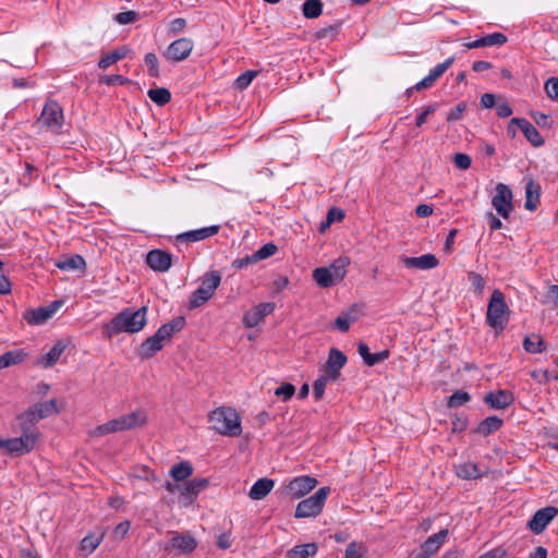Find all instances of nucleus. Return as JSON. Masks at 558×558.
I'll return each instance as SVG.
<instances>
[{"label":"nucleus","mask_w":558,"mask_h":558,"mask_svg":"<svg viewBox=\"0 0 558 558\" xmlns=\"http://www.w3.org/2000/svg\"><path fill=\"white\" fill-rule=\"evenodd\" d=\"M185 323L184 316H178L171 322L161 325L157 331L146 338L137 349V354L141 360L151 359L156 353L161 351L163 343L169 342L177 332L181 331Z\"/></svg>","instance_id":"1"},{"label":"nucleus","mask_w":558,"mask_h":558,"mask_svg":"<svg viewBox=\"0 0 558 558\" xmlns=\"http://www.w3.org/2000/svg\"><path fill=\"white\" fill-rule=\"evenodd\" d=\"M146 314V306H142L136 311H133L132 308H124L110 320L107 325V329L110 335L138 332L147 323Z\"/></svg>","instance_id":"2"},{"label":"nucleus","mask_w":558,"mask_h":558,"mask_svg":"<svg viewBox=\"0 0 558 558\" xmlns=\"http://www.w3.org/2000/svg\"><path fill=\"white\" fill-rule=\"evenodd\" d=\"M509 315L510 310L504 293L499 289H495L488 301L486 324L498 333L506 328Z\"/></svg>","instance_id":"3"},{"label":"nucleus","mask_w":558,"mask_h":558,"mask_svg":"<svg viewBox=\"0 0 558 558\" xmlns=\"http://www.w3.org/2000/svg\"><path fill=\"white\" fill-rule=\"evenodd\" d=\"M213 428L221 435L239 436L242 432L240 416L232 408H218L209 414Z\"/></svg>","instance_id":"4"},{"label":"nucleus","mask_w":558,"mask_h":558,"mask_svg":"<svg viewBox=\"0 0 558 558\" xmlns=\"http://www.w3.org/2000/svg\"><path fill=\"white\" fill-rule=\"evenodd\" d=\"M220 282L221 275L218 270L206 272L202 278L199 287L192 292L189 299V307L191 310L197 308L210 300Z\"/></svg>","instance_id":"5"},{"label":"nucleus","mask_w":558,"mask_h":558,"mask_svg":"<svg viewBox=\"0 0 558 558\" xmlns=\"http://www.w3.org/2000/svg\"><path fill=\"white\" fill-rule=\"evenodd\" d=\"M330 494V487H320L311 497L301 500L294 512V517L298 519L315 518L323 511L325 502Z\"/></svg>","instance_id":"6"},{"label":"nucleus","mask_w":558,"mask_h":558,"mask_svg":"<svg viewBox=\"0 0 558 558\" xmlns=\"http://www.w3.org/2000/svg\"><path fill=\"white\" fill-rule=\"evenodd\" d=\"M64 122L63 109L58 101L49 99L40 113L38 123L53 133L60 134Z\"/></svg>","instance_id":"7"},{"label":"nucleus","mask_w":558,"mask_h":558,"mask_svg":"<svg viewBox=\"0 0 558 558\" xmlns=\"http://www.w3.org/2000/svg\"><path fill=\"white\" fill-rule=\"evenodd\" d=\"M317 484L318 481L313 476H296L284 484L281 495L290 499H299L312 492Z\"/></svg>","instance_id":"8"},{"label":"nucleus","mask_w":558,"mask_h":558,"mask_svg":"<svg viewBox=\"0 0 558 558\" xmlns=\"http://www.w3.org/2000/svg\"><path fill=\"white\" fill-rule=\"evenodd\" d=\"M37 441V438L26 433H21L20 437L0 439L1 448H5L8 454L12 457H21L32 452Z\"/></svg>","instance_id":"9"},{"label":"nucleus","mask_w":558,"mask_h":558,"mask_svg":"<svg viewBox=\"0 0 558 558\" xmlns=\"http://www.w3.org/2000/svg\"><path fill=\"white\" fill-rule=\"evenodd\" d=\"M558 515V508L547 506L537 510L527 521L526 527L534 534H541L549 523Z\"/></svg>","instance_id":"10"},{"label":"nucleus","mask_w":558,"mask_h":558,"mask_svg":"<svg viewBox=\"0 0 558 558\" xmlns=\"http://www.w3.org/2000/svg\"><path fill=\"white\" fill-rule=\"evenodd\" d=\"M496 194L492 199V204L497 213L505 219H507L512 209V192L508 185L504 183H498L496 185Z\"/></svg>","instance_id":"11"},{"label":"nucleus","mask_w":558,"mask_h":558,"mask_svg":"<svg viewBox=\"0 0 558 558\" xmlns=\"http://www.w3.org/2000/svg\"><path fill=\"white\" fill-rule=\"evenodd\" d=\"M348 362L347 355L337 348H331L328 353L326 364L324 366L325 375L337 381L341 376V369Z\"/></svg>","instance_id":"12"},{"label":"nucleus","mask_w":558,"mask_h":558,"mask_svg":"<svg viewBox=\"0 0 558 558\" xmlns=\"http://www.w3.org/2000/svg\"><path fill=\"white\" fill-rule=\"evenodd\" d=\"M194 48V43L191 38L182 37L172 41L166 52L165 58L168 60L180 62L189 58Z\"/></svg>","instance_id":"13"},{"label":"nucleus","mask_w":558,"mask_h":558,"mask_svg":"<svg viewBox=\"0 0 558 558\" xmlns=\"http://www.w3.org/2000/svg\"><path fill=\"white\" fill-rule=\"evenodd\" d=\"M20 433H26L37 439H39L40 433L36 427L37 423L41 421L34 408L31 405L23 413L16 417Z\"/></svg>","instance_id":"14"},{"label":"nucleus","mask_w":558,"mask_h":558,"mask_svg":"<svg viewBox=\"0 0 558 558\" xmlns=\"http://www.w3.org/2000/svg\"><path fill=\"white\" fill-rule=\"evenodd\" d=\"M275 310L276 304L274 302L259 303L252 311L243 315V325L247 328L256 327L266 316L274 313Z\"/></svg>","instance_id":"15"},{"label":"nucleus","mask_w":558,"mask_h":558,"mask_svg":"<svg viewBox=\"0 0 558 558\" xmlns=\"http://www.w3.org/2000/svg\"><path fill=\"white\" fill-rule=\"evenodd\" d=\"M61 304H62V302L54 301L51 304H49L48 306L27 310L24 313V319L29 325H43L50 317H52V315L57 312V310L60 307Z\"/></svg>","instance_id":"16"},{"label":"nucleus","mask_w":558,"mask_h":558,"mask_svg":"<svg viewBox=\"0 0 558 558\" xmlns=\"http://www.w3.org/2000/svg\"><path fill=\"white\" fill-rule=\"evenodd\" d=\"M113 433L142 426L146 423V416L141 411H135L118 418L109 421Z\"/></svg>","instance_id":"17"},{"label":"nucleus","mask_w":558,"mask_h":558,"mask_svg":"<svg viewBox=\"0 0 558 558\" xmlns=\"http://www.w3.org/2000/svg\"><path fill=\"white\" fill-rule=\"evenodd\" d=\"M146 264L154 271L166 272L172 265V255L162 250H151L147 253Z\"/></svg>","instance_id":"18"},{"label":"nucleus","mask_w":558,"mask_h":558,"mask_svg":"<svg viewBox=\"0 0 558 558\" xmlns=\"http://www.w3.org/2000/svg\"><path fill=\"white\" fill-rule=\"evenodd\" d=\"M511 124H515L523 133L527 142L534 147H541L545 144V140L537 129L524 118H512Z\"/></svg>","instance_id":"19"},{"label":"nucleus","mask_w":558,"mask_h":558,"mask_svg":"<svg viewBox=\"0 0 558 558\" xmlns=\"http://www.w3.org/2000/svg\"><path fill=\"white\" fill-rule=\"evenodd\" d=\"M400 262L410 269L428 270L438 266L439 262L434 254H424L418 257L400 256Z\"/></svg>","instance_id":"20"},{"label":"nucleus","mask_w":558,"mask_h":558,"mask_svg":"<svg viewBox=\"0 0 558 558\" xmlns=\"http://www.w3.org/2000/svg\"><path fill=\"white\" fill-rule=\"evenodd\" d=\"M454 57L446 59L433 68L429 73L418 83L415 84L416 92L429 88L453 64Z\"/></svg>","instance_id":"21"},{"label":"nucleus","mask_w":558,"mask_h":558,"mask_svg":"<svg viewBox=\"0 0 558 558\" xmlns=\"http://www.w3.org/2000/svg\"><path fill=\"white\" fill-rule=\"evenodd\" d=\"M483 401L492 409L504 410L513 403L514 397L511 391L499 389L485 395Z\"/></svg>","instance_id":"22"},{"label":"nucleus","mask_w":558,"mask_h":558,"mask_svg":"<svg viewBox=\"0 0 558 558\" xmlns=\"http://www.w3.org/2000/svg\"><path fill=\"white\" fill-rule=\"evenodd\" d=\"M220 230V226H210L196 230L186 231L175 236L177 243H192L205 240L209 236L217 234Z\"/></svg>","instance_id":"23"},{"label":"nucleus","mask_w":558,"mask_h":558,"mask_svg":"<svg viewBox=\"0 0 558 558\" xmlns=\"http://www.w3.org/2000/svg\"><path fill=\"white\" fill-rule=\"evenodd\" d=\"M449 532L447 529L440 530L438 533L433 534L429 536L423 544H422V551L421 554L426 555L427 557H432L435 553L439 550L441 545L445 543Z\"/></svg>","instance_id":"24"},{"label":"nucleus","mask_w":558,"mask_h":558,"mask_svg":"<svg viewBox=\"0 0 558 558\" xmlns=\"http://www.w3.org/2000/svg\"><path fill=\"white\" fill-rule=\"evenodd\" d=\"M209 485V480L202 477V478H193L191 481L185 482L181 486V495L189 499L190 502H192L196 496L205 489Z\"/></svg>","instance_id":"25"},{"label":"nucleus","mask_w":558,"mask_h":558,"mask_svg":"<svg viewBox=\"0 0 558 558\" xmlns=\"http://www.w3.org/2000/svg\"><path fill=\"white\" fill-rule=\"evenodd\" d=\"M274 486V480L267 477L259 478L251 487L248 496L253 500H262L271 492Z\"/></svg>","instance_id":"26"},{"label":"nucleus","mask_w":558,"mask_h":558,"mask_svg":"<svg viewBox=\"0 0 558 558\" xmlns=\"http://www.w3.org/2000/svg\"><path fill=\"white\" fill-rule=\"evenodd\" d=\"M169 543L171 548L178 549L181 554H190L197 546L196 539L189 534H175Z\"/></svg>","instance_id":"27"},{"label":"nucleus","mask_w":558,"mask_h":558,"mask_svg":"<svg viewBox=\"0 0 558 558\" xmlns=\"http://www.w3.org/2000/svg\"><path fill=\"white\" fill-rule=\"evenodd\" d=\"M541 196V185L534 180H529L525 184V209L534 211L537 208Z\"/></svg>","instance_id":"28"},{"label":"nucleus","mask_w":558,"mask_h":558,"mask_svg":"<svg viewBox=\"0 0 558 558\" xmlns=\"http://www.w3.org/2000/svg\"><path fill=\"white\" fill-rule=\"evenodd\" d=\"M68 343L64 340H58L49 352L41 356L39 364L44 368L52 367L60 359L61 354L66 349Z\"/></svg>","instance_id":"29"},{"label":"nucleus","mask_w":558,"mask_h":558,"mask_svg":"<svg viewBox=\"0 0 558 558\" xmlns=\"http://www.w3.org/2000/svg\"><path fill=\"white\" fill-rule=\"evenodd\" d=\"M502 418L493 415L483 420L474 429V434L482 435L484 437L489 436L490 434L497 432L502 426Z\"/></svg>","instance_id":"30"},{"label":"nucleus","mask_w":558,"mask_h":558,"mask_svg":"<svg viewBox=\"0 0 558 558\" xmlns=\"http://www.w3.org/2000/svg\"><path fill=\"white\" fill-rule=\"evenodd\" d=\"M56 267L64 271L84 270L86 268V262L81 255L74 254L59 259L56 263Z\"/></svg>","instance_id":"31"},{"label":"nucleus","mask_w":558,"mask_h":558,"mask_svg":"<svg viewBox=\"0 0 558 558\" xmlns=\"http://www.w3.org/2000/svg\"><path fill=\"white\" fill-rule=\"evenodd\" d=\"M106 531L99 529L98 531L87 534L80 544V549L87 554H92L102 542Z\"/></svg>","instance_id":"32"},{"label":"nucleus","mask_w":558,"mask_h":558,"mask_svg":"<svg viewBox=\"0 0 558 558\" xmlns=\"http://www.w3.org/2000/svg\"><path fill=\"white\" fill-rule=\"evenodd\" d=\"M318 546L316 543H306L302 545H295L289 549L286 554L287 558H310L317 554Z\"/></svg>","instance_id":"33"},{"label":"nucleus","mask_w":558,"mask_h":558,"mask_svg":"<svg viewBox=\"0 0 558 558\" xmlns=\"http://www.w3.org/2000/svg\"><path fill=\"white\" fill-rule=\"evenodd\" d=\"M129 52V48L126 46H121L111 51L110 53H107L102 56L98 61V68L101 70L108 69L110 65L117 63L118 61L122 60L126 57Z\"/></svg>","instance_id":"34"},{"label":"nucleus","mask_w":558,"mask_h":558,"mask_svg":"<svg viewBox=\"0 0 558 558\" xmlns=\"http://www.w3.org/2000/svg\"><path fill=\"white\" fill-rule=\"evenodd\" d=\"M350 265V259L347 256H341L337 259H335L327 269L330 270V274L332 275L333 279L337 281V283L341 282L347 272H348V266Z\"/></svg>","instance_id":"35"},{"label":"nucleus","mask_w":558,"mask_h":558,"mask_svg":"<svg viewBox=\"0 0 558 558\" xmlns=\"http://www.w3.org/2000/svg\"><path fill=\"white\" fill-rule=\"evenodd\" d=\"M313 279L323 289L331 288L337 283L330 270L326 267H317L313 270Z\"/></svg>","instance_id":"36"},{"label":"nucleus","mask_w":558,"mask_h":558,"mask_svg":"<svg viewBox=\"0 0 558 558\" xmlns=\"http://www.w3.org/2000/svg\"><path fill=\"white\" fill-rule=\"evenodd\" d=\"M193 473V466L189 461H181L170 469V475L177 482H181L190 477Z\"/></svg>","instance_id":"37"},{"label":"nucleus","mask_w":558,"mask_h":558,"mask_svg":"<svg viewBox=\"0 0 558 558\" xmlns=\"http://www.w3.org/2000/svg\"><path fill=\"white\" fill-rule=\"evenodd\" d=\"M32 407L34 408V410L41 420L59 413L56 399L38 402L33 404Z\"/></svg>","instance_id":"38"},{"label":"nucleus","mask_w":558,"mask_h":558,"mask_svg":"<svg viewBox=\"0 0 558 558\" xmlns=\"http://www.w3.org/2000/svg\"><path fill=\"white\" fill-rule=\"evenodd\" d=\"M457 475L462 480H474L482 476L477 464L475 463H462L457 468Z\"/></svg>","instance_id":"39"},{"label":"nucleus","mask_w":558,"mask_h":558,"mask_svg":"<svg viewBox=\"0 0 558 558\" xmlns=\"http://www.w3.org/2000/svg\"><path fill=\"white\" fill-rule=\"evenodd\" d=\"M323 12L320 0H306L302 5V13L306 19H317Z\"/></svg>","instance_id":"40"},{"label":"nucleus","mask_w":558,"mask_h":558,"mask_svg":"<svg viewBox=\"0 0 558 558\" xmlns=\"http://www.w3.org/2000/svg\"><path fill=\"white\" fill-rule=\"evenodd\" d=\"M148 97L158 106L167 105L171 99V93L165 87L150 88L147 92Z\"/></svg>","instance_id":"41"},{"label":"nucleus","mask_w":558,"mask_h":558,"mask_svg":"<svg viewBox=\"0 0 558 558\" xmlns=\"http://www.w3.org/2000/svg\"><path fill=\"white\" fill-rule=\"evenodd\" d=\"M533 337L536 338L537 341H533L530 337H525L523 340V349L527 353H533V354L542 353L543 351H545L546 345H545L544 340L537 335H533Z\"/></svg>","instance_id":"42"},{"label":"nucleus","mask_w":558,"mask_h":558,"mask_svg":"<svg viewBox=\"0 0 558 558\" xmlns=\"http://www.w3.org/2000/svg\"><path fill=\"white\" fill-rule=\"evenodd\" d=\"M468 280L471 283V289L476 295H482L485 289L486 281L483 276L475 271L468 272Z\"/></svg>","instance_id":"43"},{"label":"nucleus","mask_w":558,"mask_h":558,"mask_svg":"<svg viewBox=\"0 0 558 558\" xmlns=\"http://www.w3.org/2000/svg\"><path fill=\"white\" fill-rule=\"evenodd\" d=\"M27 353L24 350H12L3 354L5 367L21 364L26 359Z\"/></svg>","instance_id":"44"},{"label":"nucleus","mask_w":558,"mask_h":558,"mask_svg":"<svg viewBox=\"0 0 558 558\" xmlns=\"http://www.w3.org/2000/svg\"><path fill=\"white\" fill-rule=\"evenodd\" d=\"M470 400H471V395L469 392L462 391V390H457L449 397V399L447 401V405H448V408H451V409L458 408V407L465 404Z\"/></svg>","instance_id":"45"},{"label":"nucleus","mask_w":558,"mask_h":558,"mask_svg":"<svg viewBox=\"0 0 558 558\" xmlns=\"http://www.w3.org/2000/svg\"><path fill=\"white\" fill-rule=\"evenodd\" d=\"M481 39L482 47L501 46L507 43V36L502 33H493Z\"/></svg>","instance_id":"46"},{"label":"nucleus","mask_w":558,"mask_h":558,"mask_svg":"<svg viewBox=\"0 0 558 558\" xmlns=\"http://www.w3.org/2000/svg\"><path fill=\"white\" fill-rule=\"evenodd\" d=\"M366 553L367 548L362 543L351 542L344 551L343 558H363Z\"/></svg>","instance_id":"47"},{"label":"nucleus","mask_w":558,"mask_h":558,"mask_svg":"<svg viewBox=\"0 0 558 558\" xmlns=\"http://www.w3.org/2000/svg\"><path fill=\"white\" fill-rule=\"evenodd\" d=\"M257 71L247 70L244 73L240 74L234 82V87L240 90L247 88L252 81L257 76Z\"/></svg>","instance_id":"48"},{"label":"nucleus","mask_w":558,"mask_h":558,"mask_svg":"<svg viewBox=\"0 0 558 558\" xmlns=\"http://www.w3.org/2000/svg\"><path fill=\"white\" fill-rule=\"evenodd\" d=\"M278 252V246L272 242L266 243L260 248H258L254 254V259L257 262L271 257Z\"/></svg>","instance_id":"49"},{"label":"nucleus","mask_w":558,"mask_h":558,"mask_svg":"<svg viewBox=\"0 0 558 558\" xmlns=\"http://www.w3.org/2000/svg\"><path fill=\"white\" fill-rule=\"evenodd\" d=\"M328 381H331V378L330 377H327V375H322L319 376L315 381H314V385H313V388H314V391H313V395H314V398L316 400H320L325 393V389H326V386L328 384Z\"/></svg>","instance_id":"50"},{"label":"nucleus","mask_w":558,"mask_h":558,"mask_svg":"<svg viewBox=\"0 0 558 558\" xmlns=\"http://www.w3.org/2000/svg\"><path fill=\"white\" fill-rule=\"evenodd\" d=\"M145 63L148 66V75L150 77H159V62L158 58L154 52L145 54Z\"/></svg>","instance_id":"51"},{"label":"nucleus","mask_w":558,"mask_h":558,"mask_svg":"<svg viewBox=\"0 0 558 558\" xmlns=\"http://www.w3.org/2000/svg\"><path fill=\"white\" fill-rule=\"evenodd\" d=\"M130 82V80L123 75L120 74H112V75H102L99 78L100 84L106 85H125Z\"/></svg>","instance_id":"52"},{"label":"nucleus","mask_w":558,"mask_h":558,"mask_svg":"<svg viewBox=\"0 0 558 558\" xmlns=\"http://www.w3.org/2000/svg\"><path fill=\"white\" fill-rule=\"evenodd\" d=\"M295 392V387L292 384L286 383L278 387L275 390V395L282 399V401H288L292 398Z\"/></svg>","instance_id":"53"},{"label":"nucleus","mask_w":558,"mask_h":558,"mask_svg":"<svg viewBox=\"0 0 558 558\" xmlns=\"http://www.w3.org/2000/svg\"><path fill=\"white\" fill-rule=\"evenodd\" d=\"M466 109V104L465 102H459L458 105H456L447 114V121L449 123L451 122H456L458 120H460L463 116V112L465 111Z\"/></svg>","instance_id":"54"},{"label":"nucleus","mask_w":558,"mask_h":558,"mask_svg":"<svg viewBox=\"0 0 558 558\" xmlns=\"http://www.w3.org/2000/svg\"><path fill=\"white\" fill-rule=\"evenodd\" d=\"M545 92L550 99H558V77H550L546 81Z\"/></svg>","instance_id":"55"},{"label":"nucleus","mask_w":558,"mask_h":558,"mask_svg":"<svg viewBox=\"0 0 558 558\" xmlns=\"http://www.w3.org/2000/svg\"><path fill=\"white\" fill-rule=\"evenodd\" d=\"M453 162L459 169L466 170L471 167L472 159L466 154L457 153L453 157Z\"/></svg>","instance_id":"56"},{"label":"nucleus","mask_w":558,"mask_h":558,"mask_svg":"<svg viewBox=\"0 0 558 558\" xmlns=\"http://www.w3.org/2000/svg\"><path fill=\"white\" fill-rule=\"evenodd\" d=\"M437 107V104L429 105L420 114H417L415 119L416 126L421 128L426 122L427 118L436 111Z\"/></svg>","instance_id":"57"},{"label":"nucleus","mask_w":558,"mask_h":558,"mask_svg":"<svg viewBox=\"0 0 558 558\" xmlns=\"http://www.w3.org/2000/svg\"><path fill=\"white\" fill-rule=\"evenodd\" d=\"M532 117L538 126L545 128V129H551L553 121L550 120L549 116H547L543 112L536 111V112L532 113Z\"/></svg>","instance_id":"58"},{"label":"nucleus","mask_w":558,"mask_h":558,"mask_svg":"<svg viewBox=\"0 0 558 558\" xmlns=\"http://www.w3.org/2000/svg\"><path fill=\"white\" fill-rule=\"evenodd\" d=\"M389 356H390L389 350H383L377 353H372V355L369 356V359L366 361L365 364L367 366H375L376 364L386 361Z\"/></svg>","instance_id":"59"},{"label":"nucleus","mask_w":558,"mask_h":558,"mask_svg":"<svg viewBox=\"0 0 558 558\" xmlns=\"http://www.w3.org/2000/svg\"><path fill=\"white\" fill-rule=\"evenodd\" d=\"M257 263L256 259H254V254L252 255H247L245 257H242V258H236L232 262L231 266L232 268H235V269H244L246 267H248L250 265H253Z\"/></svg>","instance_id":"60"},{"label":"nucleus","mask_w":558,"mask_h":558,"mask_svg":"<svg viewBox=\"0 0 558 558\" xmlns=\"http://www.w3.org/2000/svg\"><path fill=\"white\" fill-rule=\"evenodd\" d=\"M468 424L469 418L466 415H456L454 420L452 421V432L461 433L468 427Z\"/></svg>","instance_id":"61"},{"label":"nucleus","mask_w":558,"mask_h":558,"mask_svg":"<svg viewBox=\"0 0 558 558\" xmlns=\"http://www.w3.org/2000/svg\"><path fill=\"white\" fill-rule=\"evenodd\" d=\"M136 17H137L136 12H134V11H125V12L118 13L116 15L114 20L119 24L125 25V24L134 22L136 20Z\"/></svg>","instance_id":"62"},{"label":"nucleus","mask_w":558,"mask_h":558,"mask_svg":"<svg viewBox=\"0 0 558 558\" xmlns=\"http://www.w3.org/2000/svg\"><path fill=\"white\" fill-rule=\"evenodd\" d=\"M355 318H349L347 315H340L335 320V327L338 328L342 332H347L350 328V324L354 322Z\"/></svg>","instance_id":"63"},{"label":"nucleus","mask_w":558,"mask_h":558,"mask_svg":"<svg viewBox=\"0 0 558 558\" xmlns=\"http://www.w3.org/2000/svg\"><path fill=\"white\" fill-rule=\"evenodd\" d=\"M344 218V211L337 207H331L327 213V226L335 221H341Z\"/></svg>","instance_id":"64"}]
</instances>
